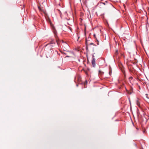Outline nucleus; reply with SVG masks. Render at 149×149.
I'll return each instance as SVG.
<instances>
[{"label": "nucleus", "mask_w": 149, "mask_h": 149, "mask_svg": "<svg viewBox=\"0 0 149 149\" xmlns=\"http://www.w3.org/2000/svg\"><path fill=\"white\" fill-rule=\"evenodd\" d=\"M59 12H60V13H61V11H59Z\"/></svg>", "instance_id": "a211bd4d"}, {"label": "nucleus", "mask_w": 149, "mask_h": 149, "mask_svg": "<svg viewBox=\"0 0 149 149\" xmlns=\"http://www.w3.org/2000/svg\"><path fill=\"white\" fill-rule=\"evenodd\" d=\"M93 36H94V37L96 39V40L98 42V40H97V39L96 38V35L95 34H94L93 35Z\"/></svg>", "instance_id": "6e6552de"}, {"label": "nucleus", "mask_w": 149, "mask_h": 149, "mask_svg": "<svg viewBox=\"0 0 149 149\" xmlns=\"http://www.w3.org/2000/svg\"><path fill=\"white\" fill-rule=\"evenodd\" d=\"M86 46L88 45V42L86 39Z\"/></svg>", "instance_id": "9d476101"}, {"label": "nucleus", "mask_w": 149, "mask_h": 149, "mask_svg": "<svg viewBox=\"0 0 149 149\" xmlns=\"http://www.w3.org/2000/svg\"><path fill=\"white\" fill-rule=\"evenodd\" d=\"M68 28H69V29H70V30L72 31V29L69 26L68 27Z\"/></svg>", "instance_id": "f8f14e48"}, {"label": "nucleus", "mask_w": 149, "mask_h": 149, "mask_svg": "<svg viewBox=\"0 0 149 149\" xmlns=\"http://www.w3.org/2000/svg\"><path fill=\"white\" fill-rule=\"evenodd\" d=\"M38 9L40 12H44V11L41 8V7H40V6H38Z\"/></svg>", "instance_id": "39448f33"}, {"label": "nucleus", "mask_w": 149, "mask_h": 149, "mask_svg": "<svg viewBox=\"0 0 149 149\" xmlns=\"http://www.w3.org/2000/svg\"><path fill=\"white\" fill-rule=\"evenodd\" d=\"M140 101L141 100L140 99H138L136 101V104L137 106L139 107H140Z\"/></svg>", "instance_id": "f03ea898"}, {"label": "nucleus", "mask_w": 149, "mask_h": 149, "mask_svg": "<svg viewBox=\"0 0 149 149\" xmlns=\"http://www.w3.org/2000/svg\"><path fill=\"white\" fill-rule=\"evenodd\" d=\"M105 2L106 3V5H107V6H108L110 7H113V6L112 5V4H111L110 3H108L107 1H106Z\"/></svg>", "instance_id": "20e7f679"}, {"label": "nucleus", "mask_w": 149, "mask_h": 149, "mask_svg": "<svg viewBox=\"0 0 149 149\" xmlns=\"http://www.w3.org/2000/svg\"><path fill=\"white\" fill-rule=\"evenodd\" d=\"M100 72H101V71H100V70H99V73H100Z\"/></svg>", "instance_id": "2eb2a0df"}, {"label": "nucleus", "mask_w": 149, "mask_h": 149, "mask_svg": "<svg viewBox=\"0 0 149 149\" xmlns=\"http://www.w3.org/2000/svg\"><path fill=\"white\" fill-rule=\"evenodd\" d=\"M97 45H99V43H97Z\"/></svg>", "instance_id": "f3484780"}, {"label": "nucleus", "mask_w": 149, "mask_h": 149, "mask_svg": "<svg viewBox=\"0 0 149 149\" xmlns=\"http://www.w3.org/2000/svg\"><path fill=\"white\" fill-rule=\"evenodd\" d=\"M118 53V50H117L116 51V52H115V54L116 55H117Z\"/></svg>", "instance_id": "9b49d317"}, {"label": "nucleus", "mask_w": 149, "mask_h": 149, "mask_svg": "<svg viewBox=\"0 0 149 149\" xmlns=\"http://www.w3.org/2000/svg\"><path fill=\"white\" fill-rule=\"evenodd\" d=\"M76 86H78V84H77Z\"/></svg>", "instance_id": "dca6fc26"}, {"label": "nucleus", "mask_w": 149, "mask_h": 149, "mask_svg": "<svg viewBox=\"0 0 149 149\" xmlns=\"http://www.w3.org/2000/svg\"><path fill=\"white\" fill-rule=\"evenodd\" d=\"M63 45H65V46H66V47H68V44H67L66 42H64L63 41Z\"/></svg>", "instance_id": "0eeeda50"}, {"label": "nucleus", "mask_w": 149, "mask_h": 149, "mask_svg": "<svg viewBox=\"0 0 149 149\" xmlns=\"http://www.w3.org/2000/svg\"><path fill=\"white\" fill-rule=\"evenodd\" d=\"M102 3L103 4H104V5H105L106 4V3Z\"/></svg>", "instance_id": "ddd939ff"}, {"label": "nucleus", "mask_w": 149, "mask_h": 149, "mask_svg": "<svg viewBox=\"0 0 149 149\" xmlns=\"http://www.w3.org/2000/svg\"><path fill=\"white\" fill-rule=\"evenodd\" d=\"M38 9L40 12H44V11L41 8V7H40V6H38Z\"/></svg>", "instance_id": "423d86ee"}, {"label": "nucleus", "mask_w": 149, "mask_h": 149, "mask_svg": "<svg viewBox=\"0 0 149 149\" xmlns=\"http://www.w3.org/2000/svg\"><path fill=\"white\" fill-rule=\"evenodd\" d=\"M111 73L112 71L111 70H109V74L110 75H111Z\"/></svg>", "instance_id": "1a4fd4ad"}, {"label": "nucleus", "mask_w": 149, "mask_h": 149, "mask_svg": "<svg viewBox=\"0 0 149 149\" xmlns=\"http://www.w3.org/2000/svg\"><path fill=\"white\" fill-rule=\"evenodd\" d=\"M90 44L91 45H93V43H91Z\"/></svg>", "instance_id": "4468645a"}, {"label": "nucleus", "mask_w": 149, "mask_h": 149, "mask_svg": "<svg viewBox=\"0 0 149 149\" xmlns=\"http://www.w3.org/2000/svg\"><path fill=\"white\" fill-rule=\"evenodd\" d=\"M129 80L130 81V82L131 84L133 85V81L134 80H133V78L132 77H130L129 78Z\"/></svg>", "instance_id": "7ed1b4c3"}, {"label": "nucleus", "mask_w": 149, "mask_h": 149, "mask_svg": "<svg viewBox=\"0 0 149 149\" xmlns=\"http://www.w3.org/2000/svg\"><path fill=\"white\" fill-rule=\"evenodd\" d=\"M92 63L93 67H95V58H93Z\"/></svg>", "instance_id": "f257e3e1"}]
</instances>
